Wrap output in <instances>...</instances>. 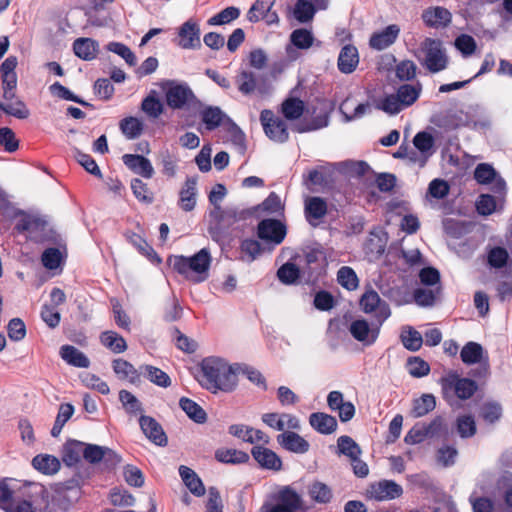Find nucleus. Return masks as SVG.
I'll return each instance as SVG.
<instances>
[{
  "instance_id": "nucleus-1",
  "label": "nucleus",
  "mask_w": 512,
  "mask_h": 512,
  "mask_svg": "<svg viewBox=\"0 0 512 512\" xmlns=\"http://www.w3.org/2000/svg\"><path fill=\"white\" fill-rule=\"evenodd\" d=\"M199 383L211 393H230L238 385V374L241 366L237 363L231 364L224 358L207 357L200 364Z\"/></svg>"
},
{
  "instance_id": "nucleus-2",
  "label": "nucleus",
  "mask_w": 512,
  "mask_h": 512,
  "mask_svg": "<svg viewBox=\"0 0 512 512\" xmlns=\"http://www.w3.org/2000/svg\"><path fill=\"white\" fill-rule=\"evenodd\" d=\"M31 483L6 478L0 482V508L6 512H32Z\"/></svg>"
},
{
  "instance_id": "nucleus-3",
  "label": "nucleus",
  "mask_w": 512,
  "mask_h": 512,
  "mask_svg": "<svg viewBox=\"0 0 512 512\" xmlns=\"http://www.w3.org/2000/svg\"><path fill=\"white\" fill-rule=\"evenodd\" d=\"M211 261L212 257L207 248H202L191 257L181 255L169 259L175 271L194 283L203 282L208 278Z\"/></svg>"
},
{
  "instance_id": "nucleus-4",
  "label": "nucleus",
  "mask_w": 512,
  "mask_h": 512,
  "mask_svg": "<svg viewBox=\"0 0 512 512\" xmlns=\"http://www.w3.org/2000/svg\"><path fill=\"white\" fill-rule=\"evenodd\" d=\"M421 50L425 54L423 65L430 72L437 73L446 69L448 57L441 41L427 38L421 44Z\"/></svg>"
},
{
  "instance_id": "nucleus-5",
  "label": "nucleus",
  "mask_w": 512,
  "mask_h": 512,
  "mask_svg": "<svg viewBox=\"0 0 512 512\" xmlns=\"http://www.w3.org/2000/svg\"><path fill=\"white\" fill-rule=\"evenodd\" d=\"M167 105L172 109H183L192 104L196 97L186 83L168 81L163 87Z\"/></svg>"
},
{
  "instance_id": "nucleus-6",
  "label": "nucleus",
  "mask_w": 512,
  "mask_h": 512,
  "mask_svg": "<svg viewBox=\"0 0 512 512\" xmlns=\"http://www.w3.org/2000/svg\"><path fill=\"white\" fill-rule=\"evenodd\" d=\"M383 323L384 322H379L378 320L369 323L362 318L355 319L350 323L348 330L356 341L364 346H371L377 341Z\"/></svg>"
},
{
  "instance_id": "nucleus-7",
  "label": "nucleus",
  "mask_w": 512,
  "mask_h": 512,
  "mask_svg": "<svg viewBox=\"0 0 512 512\" xmlns=\"http://www.w3.org/2000/svg\"><path fill=\"white\" fill-rule=\"evenodd\" d=\"M260 122L266 136L278 143H284L289 138V132L286 123L273 111L264 109L260 114Z\"/></svg>"
},
{
  "instance_id": "nucleus-8",
  "label": "nucleus",
  "mask_w": 512,
  "mask_h": 512,
  "mask_svg": "<svg viewBox=\"0 0 512 512\" xmlns=\"http://www.w3.org/2000/svg\"><path fill=\"white\" fill-rule=\"evenodd\" d=\"M176 44L185 50L201 47V29L196 19L189 18L177 28Z\"/></svg>"
},
{
  "instance_id": "nucleus-9",
  "label": "nucleus",
  "mask_w": 512,
  "mask_h": 512,
  "mask_svg": "<svg viewBox=\"0 0 512 512\" xmlns=\"http://www.w3.org/2000/svg\"><path fill=\"white\" fill-rule=\"evenodd\" d=\"M360 307L366 314H373L375 320L385 322L391 315L389 305L374 290L366 291L360 299Z\"/></svg>"
},
{
  "instance_id": "nucleus-10",
  "label": "nucleus",
  "mask_w": 512,
  "mask_h": 512,
  "mask_svg": "<svg viewBox=\"0 0 512 512\" xmlns=\"http://www.w3.org/2000/svg\"><path fill=\"white\" fill-rule=\"evenodd\" d=\"M474 179L481 185H490L494 193L502 196L506 193V182L491 164L480 163L474 170Z\"/></svg>"
},
{
  "instance_id": "nucleus-11",
  "label": "nucleus",
  "mask_w": 512,
  "mask_h": 512,
  "mask_svg": "<svg viewBox=\"0 0 512 512\" xmlns=\"http://www.w3.org/2000/svg\"><path fill=\"white\" fill-rule=\"evenodd\" d=\"M16 57H8L0 66L1 89L3 99L19 100L16 96L17 76L15 68Z\"/></svg>"
},
{
  "instance_id": "nucleus-12",
  "label": "nucleus",
  "mask_w": 512,
  "mask_h": 512,
  "mask_svg": "<svg viewBox=\"0 0 512 512\" xmlns=\"http://www.w3.org/2000/svg\"><path fill=\"white\" fill-rule=\"evenodd\" d=\"M201 119L205 124L206 129L214 130L219 127L225 120L232 125L234 137L237 141L242 142L244 140V134L240 128L231 121V119L216 106L206 107L201 111Z\"/></svg>"
},
{
  "instance_id": "nucleus-13",
  "label": "nucleus",
  "mask_w": 512,
  "mask_h": 512,
  "mask_svg": "<svg viewBox=\"0 0 512 512\" xmlns=\"http://www.w3.org/2000/svg\"><path fill=\"white\" fill-rule=\"evenodd\" d=\"M257 234L265 242L279 245L285 239L287 229L280 220L264 219L258 224Z\"/></svg>"
},
{
  "instance_id": "nucleus-14",
  "label": "nucleus",
  "mask_w": 512,
  "mask_h": 512,
  "mask_svg": "<svg viewBox=\"0 0 512 512\" xmlns=\"http://www.w3.org/2000/svg\"><path fill=\"white\" fill-rule=\"evenodd\" d=\"M402 487L392 480H381L373 483L367 490L368 497L376 501H387L400 497Z\"/></svg>"
},
{
  "instance_id": "nucleus-15",
  "label": "nucleus",
  "mask_w": 512,
  "mask_h": 512,
  "mask_svg": "<svg viewBox=\"0 0 512 512\" xmlns=\"http://www.w3.org/2000/svg\"><path fill=\"white\" fill-rule=\"evenodd\" d=\"M274 4L275 0H256L247 13V19L250 22H258L263 19L269 25L278 23L277 13L271 11Z\"/></svg>"
},
{
  "instance_id": "nucleus-16",
  "label": "nucleus",
  "mask_w": 512,
  "mask_h": 512,
  "mask_svg": "<svg viewBox=\"0 0 512 512\" xmlns=\"http://www.w3.org/2000/svg\"><path fill=\"white\" fill-rule=\"evenodd\" d=\"M338 169L334 164L320 165L309 171L306 183L307 185L327 187L334 183Z\"/></svg>"
},
{
  "instance_id": "nucleus-17",
  "label": "nucleus",
  "mask_w": 512,
  "mask_h": 512,
  "mask_svg": "<svg viewBox=\"0 0 512 512\" xmlns=\"http://www.w3.org/2000/svg\"><path fill=\"white\" fill-rule=\"evenodd\" d=\"M400 27L396 24H391L384 29L374 32L369 40V45L372 49L382 51L395 43L400 34Z\"/></svg>"
},
{
  "instance_id": "nucleus-18",
  "label": "nucleus",
  "mask_w": 512,
  "mask_h": 512,
  "mask_svg": "<svg viewBox=\"0 0 512 512\" xmlns=\"http://www.w3.org/2000/svg\"><path fill=\"white\" fill-rule=\"evenodd\" d=\"M442 426L440 419H435L429 424H422L414 426L405 436L407 444H418L423 442L426 438L436 436Z\"/></svg>"
},
{
  "instance_id": "nucleus-19",
  "label": "nucleus",
  "mask_w": 512,
  "mask_h": 512,
  "mask_svg": "<svg viewBox=\"0 0 512 512\" xmlns=\"http://www.w3.org/2000/svg\"><path fill=\"white\" fill-rule=\"evenodd\" d=\"M139 424L145 436L158 446L167 444V437L160 424L152 417L141 416Z\"/></svg>"
},
{
  "instance_id": "nucleus-20",
  "label": "nucleus",
  "mask_w": 512,
  "mask_h": 512,
  "mask_svg": "<svg viewBox=\"0 0 512 512\" xmlns=\"http://www.w3.org/2000/svg\"><path fill=\"white\" fill-rule=\"evenodd\" d=\"M251 454L262 468L278 471L282 467L280 457L275 452L262 445L254 446L251 450Z\"/></svg>"
},
{
  "instance_id": "nucleus-21",
  "label": "nucleus",
  "mask_w": 512,
  "mask_h": 512,
  "mask_svg": "<svg viewBox=\"0 0 512 512\" xmlns=\"http://www.w3.org/2000/svg\"><path fill=\"white\" fill-rule=\"evenodd\" d=\"M413 144L415 148L420 152V157L418 159L419 165L423 167L431 157L434 152V137L426 131L418 132L413 139ZM411 160L417 161L416 158L411 157Z\"/></svg>"
},
{
  "instance_id": "nucleus-22",
  "label": "nucleus",
  "mask_w": 512,
  "mask_h": 512,
  "mask_svg": "<svg viewBox=\"0 0 512 512\" xmlns=\"http://www.w3.org/2000/svg\"><path fill=\"white\" fill-rule=\"evenodd\" d=\"M123 163L134 173L150 179L154 174V168L149 159L142 155L125 154L122 156Z\"/></svg>"
},
{
  "instance_id": "nucleus-23",
  "label": "nucleus",
  "mask_w": 512,
  "mask_h": 512,
  "mask_svg": "<svg viewBox=\"0 0 512 512\" xmlns=\"http://www.w3.org/2000/svg\"><path fill=\"white\" fill-rule=\"evenodd\" d=\"M358 64L359 53L357 48L350 44L343 46L337 60L339 71L343 74H351L356 70Z\"/></svg>"
},
{
  "instance_id": "nucleus-24",
  "label": "nucleus",
  "mask_w": 512,
  "mask_h": 512,
  "mask_svg": "<svg viewBox=\"0 0 512 512\" xmlns=\"http://www.w3.org/2000/svg\"><path fill=\"white\" fill-rule=\"evenodd\" d=\"M229 433L249 443L259 442L262 444H268L270 440L269 436L263 431L242 424L230 426Z\"/></svg>"
},
{
  "instance_id": "nucleus-25",
  "label": "nucleus",
  "mask_w": 512,
  "mask_h": 512,
  "mask_svg": "<svg viewBox=\"0 0 512 512\" xmlns=\"http://www.w3.org/2000/svg\"><path fill=\"white\" fill-rule=\"evenodd\" d=\"M277 441L283 448L293 453L304 454L310 448L308 441L295 432H284L277 436Z\"/></svg>"
},
{
  "instance_id": "nucleus-26",
  "label": "nucleus",
  "mask_w": 512,
  "mask_h": 512,
  "mask_svg": "<svg viewBox=\"0 0 512 512\" xmlns=\"http://www.w3.org/2000/svg\"><path fill=\"white\" fill-rule=\"evenodd\" d=\"M197 197V179L189 177L184 182L179 192V206L182 210L189 212L196 206Z\"/></svg>"
},
{
  "instance_id": "nucleus-27",
  "label": "nucleus",
  "mask_w": 512,
  "mask_h": 512,
  "mask_svg": "<svg viewBox=\"0 0 512 512\" xmlns=\"http://www.w3.org/2000/svg\"><path fill=\"white\" fill-rule=\"evenodd\" d=\"M59 355L70 366L77 368H88L90 366L89 358L75 346L62 345L59 349Z\"/></svg>"
},
{
  "instance_id": "nucleus-28",
  "label": "nucleus",
  "mask_w": 512,
  "mask_h": 512,
  "mask_svg": "<svg viewBox=\"0 0 512 512\" xmlns=\"http://www.w3.org/2000/svg\"><path fill=\"white\" fill-rule=\"evenodd\" d=\"M422 18L426 25L439 28L446 27L451 22L452 15L448 9L436 6L425 10Z\"/></svg>"
},
{
  "instance_id": "nucleus-29",
  "label": "nucleus",
  "mask_w": 512,
  "mask_h": 512,
  "mask_svg": "<svg viewBox=\"0 0 512 512\" xmlns=\"http://www.w3.org/2000/svg\"><path fill=\"white\" fill-rule=\"evenodd\" d=\"M73 51L80 59L91 61L98 55L99 43L92 38H77L73 42Z\"/></svg>"
},
{
  "instance_id": "nucleus-30",
  "label": "nucleus",
  "mask_w": 512,
  "mask_h": 512,
  "mask_svg": "<svg viewBox=\"0 0 512 512\" xmlns=\"http://www.w3.org/2000/svg\"><path fill=\"white\" fill-rule=\"evenodd\" d=\"M327 213V203L321 197H308L305 200V216L307 221L316 225L317 221L323 218Z\"/></svg>"
},
{
  "instance_id": "nucleus-31",
  "label": "nucleus",
  "mask_w": 512,
  "mask_h": 512,
  "mask_svg": "<svg viewBox=\"0 0 512 512\" xmlns=\"http://www.w3.org/2000/svg\"><path fill=\"white\" fill-rule=\"evenodd\" d=\"M83 457L90 463H98L102 459L112 460L115 463L120 462V457L111 449L94 444H84Z\"/></svg>"
},
{
  "instance_id": "nucleus-32",
  "label": "nucleus",
  "mask_w": 512,
  "mask_h": 512,
  "mask_svg": "<svg viewBox=\"0 0 512 512\" xmlns=\"http://www.w3.org/2000/svg\"><path fill=\"white\" fill-rule=\"evenodd\" d=\"M309 498L317 504H328L333 499V491L330 486L319 480L312 481L307 486Z\"/></svg>"
},
{
  "instance_id": "nucleus-33",
  "label": "nucleus",
  "mask_w": 512,
  "mask_h": 512,
  "mask_svg": "<svg viewBox=\"0 0 512 512\" xmlns=\"http://www.w3.org/2000/svg\"><path fill=\"white\" fill-rule=\"evenodd\" d=\"M309 423L313 429L321 434H331L337 428L335 417L322 412L312 413L309 417Z\"/></svg>"
},
{
  "instance_id": "nucleus-34",
  "label": "nucleus",
  "mask_w": 512,
  "mask_h": 512,
  "mask_svg": "<svg viewBox=\"0 0 512 512\" xmlns=\"http://www.w3.org/2000/svg\"><path fill=\"white\" fill-rule=\"evenodd\" d=\"M447 382L453 387L455 394L460 399H469L477 390L476 382L468 378L451 376L447 379Z\"/></svg>"
},
{
  "instance_id": "nucleus-35",
  "label": "nucleus",
  "mask_w": 512,
  "mask_h": 512,
  "mask_svg": "<svg viewBox=\"0 0 512 512\" xmlns=\"http://www.w3.org/2000/svg\"><path fill=\"white\" fill-rule=\"evenodd\" d=\"M275 504L288 509L290 512H296L302 507V498L294 489L287 486L279 491L278 502Z\"/></svg>"
},
{
  "instance_id": "nucleus-36",
  "label": "nucleus",
  "mask_w": 512,
  "mask_h": 512,
  "mask_svg": "<svg viewBox=\"0 0 512 512\" xmlns=\"http://www.w3.org/2000/svg\"><path fill=\"white\" fill-rule=\"evenodd\" d=\"M112 368L116 376L121 380H128L136 383L139 380L140 372L128 361L119 358L112 363Z\"/></svg>"
},
{
  "instance_id": "nucleus-37",
  "label": "nucleus",
  "mask_w": 512,
  "mask_h": 512,
  "mask_svg": "<svg viewBox=\"0 0 512 512\" xmlns=\"http://www.w3.org/2000/svg\"><path fill=\"white\" fill-rule=\"evenodd\" d=\"M422 92V85L417 82L416 84H404L401 85L396 94L403 108H407L413 105L419 98Z\"/></svg>"
},
{
  "instance_id": "nucleus-38",
  "label": "nucleus",
  "mask_w": 512,
  "mask_h": 512,
  "mask_svg": "<svg viewBox=\"0 0 512 512\" xmlns=\"http://www.w3.org/2000/svg\"><path fill=\"white\" fill-rule=\"evenodd\" d=\"M179 474L181 479L187 488L196 496H202L205 493L204 485L201 479L196 475V473L187 466L179 467Z\"/></svg>"
},
{
  "instance_id": "nucleus-39",
  "label": "nucleus",
  "mask_w": 512,
  "mask_h": 512,
  "mask_svg": "<svg viewBox=\"0 0 512 512\" xmlns=\"http://www.w3.org/2000/svg\"><path fill=\"white\" fill-rule=\"evenodd\" d=\"M61 467L60 461L57 457L42 454L34 457V468L45 475L56 474Z\"/></svg>"
},
{
  "instance_id": "nucleus-40",
  "label": "nucleus",
  "mask_w": 512,
  "mask_h": 512,
  "mask_svg": "<svg viewBox=\"0 0 512 512\" xmlns=\"http://www.w3.org/2000/svg\"><path fill=\"white\" fill-rule=\"evenodd\" d=\"M217 461L226 464H241L249 460V455L241 450L232 448H220L215 452Z\"/></svg>"
},
{
  "instance_id": "nucleus-41",
  "label": "nucleus",
  "mask_w": 512,
  "mask_h": 512,
  "mask_svg": "<svg viewBox=\"0 0 512 512\" xmlns=\"http://www.w3.org/2000/svg\"><path fill=\"white\" fill-rule=\"evenodd\" d=\"M340 111L344 116L345 122H350L362 118L364 115L371 111L369 103H360L354 108L350 107V99L347 98L340 105Z\"/></svg>"
},
{
  "instance_id": "nucleus-42",
  "label": "nucleus",
  "mask_w": 512,
  "mask_h": 512,
  "mask_svg": "<svg viewBox=\"0 0 512 512\" xmlns=\"http://www.w3.org/2000/svg\"><path fill=\"white\" fill-rule=\"evenodd\" d=\"M119 127L127 139L133 140L142 134L144 124L141 119L130 116L122 119L120 121Z\"/></svg>"
},
{
  "instance_id": "nucleus-43",
  "label": "nucleus",
  "mask_w": 512,
  "mask_h": 512,
  "mask_svg": "<svg viewBox=\"0 0 512 512\" xmlns=\"http://www.w3.org/2000/svg\"><path fill=\"white\" fill-rule=\"evenodd\" d=\"M160 164L162 165V173L167 177H175L178 171L179 158L177 154L168 149H163L158 155Z\"/></svg>"
},
{
  "instance_id": "nucleus-44",
  "label": "nucleus",
  "mask_w": 512,
  "mask_h": 512,
  "mask_svg": "<svg viewBox=\"0 0 512 512\" xmlns=\"http://www.w3.org/2000/svg\"><path fill=\"white\" fill-rule=\"evenodd\" d=\"M179 406L194 422L201 424L206 421V412L195 401L182 397L179 400Z\"/></svg>"
},
{
  "instance_id": "nucleus-45",
  "label": "nucleus",
  "mask_w": 512,
  "mask_h": 512,
  "mask_svg": "<svg viewBox=\"0 0 512 512\" xmlns=\"http://www.w3.org/2000/svg\"><path fill=\"white\" fill-rule=\"evenodd\" d=\"M0 111H3L7 115L14 116L16 118H27L29 116L28 107L20 100H0Z\"/></svg>"
},
{
  "instance_id": "nucleus-46",
  "label": "nucleus",
  "mask_w": 512,
  "mask_h": 512,
  "mask_svg": "<svg viewBox=\"0 0 512 512\" xmlns=\"http://www.w3.org/2000/svg\"><path fill=\"white\" fill-rule=\"evenodd\" d=\"M84 453V443L79 441L68 442L63 449L62 460L67 466L77 464Z\"/></svg>"
},
{
  "instance_id": "nucleus-47",
  "label": "nucleus",
  "mask_w": 512,
  "mask_h": 512,
  "mask_svg": "<svg viewBox=\"0 0 512 512\" xmlns=\"http://www.w3.org/2000/svg\"><path fill=\"white\" fill-rule=\"evenodd\" d=\"M460 357L467 365L480 363L484 357V350L480 344L476 342H468L462 348Z\"/></svg>"
},
{
  "instance_id": "nucleus-48",
  "label": "nucleus",
  "mask_w": 512,
  "mask_h": 512,
  "mask_svg": "<svg viewBox=\"0 0 512 512\" xmlns=\"http://www.w3.org/2000/svg\"><path fill=\"white\" fill-rule=\"evenodd\" d=\"M140 374H144L152 383L160 387H168L171 384L170 377L161 369L151 366H140Z\"/></svg>"
},
{
  "instance_id": "nucleus-49",
  "label": "nucleus",
  "mask_w": 512,
  "mask_h": 512,
  "mask_svg": "<svg viewBox=\"0 0 512 512\" xmlns=\"http://www.w3.org/2000/svg\"><path fill=\"white\" fill-rule=\"evenodd\" d=\"M101 343L114 353H122L127 349L126 341L114 331H105L100 336Z\"/></svg>"
},
{
  "instance_id": "nucleus-50",
  "label": "nucleus",
  "mask_w": 512,
  "mask_h": 512,
  "mask_svg": "<svg viewBox=\"0 0 512 512\" xmlns=\"http://www.w3.org/2000/svg\"><path fill=\"white\" fill-rule=\"evenodd\" d=\"M305 109V104L302 100L296 97H289L283 103L281 111L286 119L295 120L302 116Z\"/></svg>"
},
{
  "instance_id": "nucleus-51",
  "label": "nucleus",
  "mask_w": 512,
  "mask_h": 512,
  "mask_svg": "<svg viewBox=\"0 0 512 512\" xmlns=\"http://www.w3.org/2000/svg\"><path fill=\"white\" fill-rule=\"evenodd\" d=\"M400 338L403 346L410 351H418L423 344L422 335L412 327H404Z\"/></svg>"
},
{
  "instance_id": "nucleus-52",
  "label": "nucleus",
  "mask_w": 512,
  "mask_h": 512,
  "mask_svg": "<svg viewBox=\"0 0 512 512\" xmlns=\"http://www.w3.org/2000/svg\"><path fill=\"white\" fill-rule=\"evenodd\" d=\"M436 406L435 397L431 394H423L413 401L411 415L415 418L422 417L432 411Z\"/></svg>"
},
{
  "instance_id": "nucleus-53",
  "label": "nucleus",
  "mask_w": 512,
  "mask_h": 512,
  "mask_svg": "<svg viewBox=\"0 0 512 512\" xmlns=\"http://www.w3.org/2000/svg\"><path fill=\"white\" fill-rule=\"evenodd\" d=\"M238 90L243 95L252 94L257 88V78L255 73L248 70H242L236 77Z\"/></svg>"
},
{
  "instance_id": "nucleus-54",
  "label": "nucleus",
  "mask_w": 512,
  "mask_h": 512,
  "mask_svg": "<svg viewBox=\"0 0 512 512\" xmlns=\"http://www.w3.org/2000/svg\"><path fill=\"white\" fill-rule=\"evenodd\" d=\"M502 208L503 203L498 205L495 197L490 194H481L476 201L477 212L483 216L491 215Z\"/></svg>"
},
{
  "instance_id": "nucleus-55",
  "label": "nucleus",
  "mask_w": 512,
  "mask_h": 512,
  "mask_svg": "<svg viewBox=\"0 0 512 512\" xmlns=\"http://www.w3.org/2000/svg\"><path fill=\"white\" fill-rule=\"evenodd\" d=\"M376 108L389 115L398 114L404 109L396 93L386 95L378 100L376 103Z\"/></svg>"
},
{
  "instance_id": "nucleus-56",
  "label": "nucleus",
  "mask_w": 512,
  "mask_h": 512,
  "mask_svg": "<svg viewBox=\"0 0 512 512\" xmlns=\"http://www.w3.org/2000/svg\"><path fill=\"white\" fill-rule=\"evenodd\" d=\"M240 15V10L236 7H227L220 11L219 13L215 14L211 18L208 19L207 23L210 26H218V25H224L232 22L233 20L237 19Z\"/></svg>"
},
{
  "instance_id": "nucleus-57",
  "label": "nucleus",
  "mask_w": 512,
  "mask_h": 512,
  "mask_svg": "<svg viewBox=\"0 0 512 512\" xmlns=\"http://www.w3.org/2000/svg\"><path fill=\"white\" fill-rule=\"evenodd\" d=\"M337 446L340 454L351 459L359 457L361 449L359 445L349 436H340L337 440Z\"/></svg>"
},
{
  "instance_id": "nucleus-58",
  "label": "nucleus",
  "mask_w": 512,
  "mask_h": 512,
  "mask_svg": "<svg viewBox=\"0 0 512 512\" xmlns=\"http://www.w3.org/2000/svg\"><path fill=\"white\" fill-rule=\"evenodd\" d=\"M106 49L120 56L129 66H135L137 59L132 50L125 44L120 42H110Z\"/></svg>"
},
{
  "instance_id": "nucleus-59",
  "label": "nucleus",
  "mask_w": 512,
  "mask_h": 512,
  "mask_svg": "<svg viewBox=\"0 0 512 512\" xmlns=\"http://www.w3.org/2000/svg\"><path fill=\"white\" fill-rule=\"evenodd\" d=\"M337 280L347 290H354L358 287V277L355 271L348 266H343L338 270Z\"/></svg>"
},
{
  "instance_id": "nucleus-60",
  "label": "nucleus",
  "mask_w": 512,
  "mask_h": 512,
  "mask_svg": "<svg viewBox=\"0 0 512 512\" xmlns=\"http://www.w3.org/2000/svg\"><path fill=\"white\" fill-rule=\"evenodd\" d=\"M456 49L467 58L473 55L476 51L477 44L475 39L468 34L459 35L454 42Z\"/></svg>"
},
{
  "instance_id": "nucleus-61",
  "label": "nucleus",
  "mask_w": 512,
  "mask_h": 512,
  "mask_svg": "<svg viewBox=\"0 0 512 512\" xmlns=\"http://www.w3.org/2000/svg\"><path fill=\"white\" fill-rule=\"evenodd\" d=\"M119 400L128 414L137 415L142 412L140 401L129 391L121 390L119 392Z\"/></svg>"
},
{
  "instance_id": "nucleus-62",
  "label": "nucleus",
  "mask_w": 512,
  "mask_h": 512,
  "mask_svg": "<svg viewBox=\"0 0 512 512\" xmlns=\"http://www.w3.org/2000/svg\"><path fill=\"white\" fill-rule=\"evenodd\" d=\"M294 17L301 23L308 22L315 14L314 5L306 0H298L293 10Z\"/></svg>"
},
{
  "instance_id": "nucleus-63",
  "label": "nucleus",
  "mask_w": 512,
  "mask_h": 512,
  "mask_svg": "<svg viewBox=\"0 0 512 512\" xmlns=\"http://www.w3.org/2000/svg\"><path fill=\"white\" fill-rule=\"evenodd\" d=\"M141 110L150 118H158L163 113V104L154 95H148L143 99Z\"/></svg>"
},
{
  "instance_id": "nucleus-64",
  "label": "nucleus",
  "mask_w": 512,
  "mask_h": 512,
  "mask_svg": "<svg viewBox=\"0 0 512 512\" xmlns=\"http://www.w3.org/2000/svg\"><path fill=\"white\" fill-rule=\"evenodd\" d=\"M290 40L299 49H308L313 44V35L307 29H296L291 33Z\"/></svg>"
}]
</instances>
